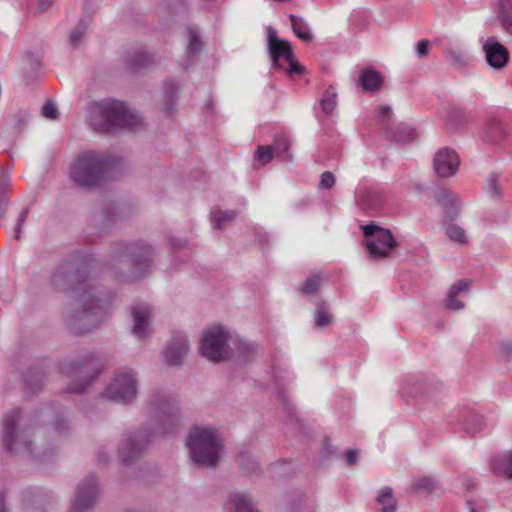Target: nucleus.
Instances as JSON below:
<instances>
[{
  "mask_svg": "<svg viewBox=\"0 0 512 512\" xmlns=\"http://www.w3.org/2000/svg\"><path fill=\"white\" fill-rule=\"evenodd\" d=\"M28 426L22 422V411L14 408L5 413L2 420V445L10 454L28 453L42 459L44 454L35 451L27 439Z\"/></svg>",
  "mask_w": 512,
  "mask_h": 512,
  "instance_id": "7",
  "label": "nucleus"
},
{
  "mask_svg": "<svg viewBox=\"0 0 512 512\" xmlns=\"http://www.w3.org/2000/svg\"><path fill=\"white\" fill-rule=\"evenodd\" d=\"M335 184V176L332 172L326 171L321 174L319 187L323 189H331Z\"/></svg>",
  "mask_w": 512,
  "mask_h": 512,
  "instance_id": "53",
  "label": "nucleus"
},
{
  "mask_svg": "<svg viewBox=\"0 0 512 512\" xmlns=\"http://www.w3.org/2000/svg\"><path fill=\"white\" fill-rule=\"evenodd\" d=\"M99 497L98 479L94 475L86 476L76 486L70 512H91L95 508Z\"/></svg>",
  "mask_w": 512,
  "mask_h": 512,
  "instance_id": "12",
  "label": "nucleus"
},
{
  "mask_svg": "<svg viewBox=\"0 0 512 512\" xmlns=\"http://www.w3.org/2000/svg\"><path fill=\"white\" fill-rule=\"evenodd\" d=\"M137 394L138 378L132 369L118 372L102 392L105 399L123 405L134 403Z\"/></svg>",
  "mask_w": 512,
  "mask_h": 512,
  "instance_id": "9",
  "label": "nucleus"
},
{
  "mask_svg": "<svg viewBox=\"0 0 512 512\" xmlns=\"http://www.w3.org/2000/svg\"><path fill=\"white\" fill-rule=\"evenodd\" d=\"M389 135L395 142L406 144L415 137V131L408 125L400 123L389 129Z\"/></svg>",
  "mask_w": 512,
  "mask_h": 512,
  "instance_id": "28",
  "label": "nucleus"
},
{
  "mask_svg": "<svg viewBox=\"0 0 512 512\" xmlns=\"http://www.w3.org/2000/svg\"><path fill=\"white\" fill-rule=\"evenodd\" d=\"M315 304V313H314V323L318 328H325L330 326L334 322V316L328 310L327 303L324 300L316 299L314 301Z\"/></svg>",
  "mask_w": 512,
  "mask_h": 512,
  "instance_id": "25",
  "label": "nucleus"
},
{
  "mask_svg": "<svg viewBox=\"0 0 512 512\" xmlns=\"http://www.w3.org/2000/svg\"><path fill=\"white\" fill-rule=\"evenodd\" d=\"M156 62V56L152 53L145 51L135 52L127 58L128 66L134 71L149 68L156 64Z\"/></svg>",
  "mask_w": 512,
  "mask_h": 512,
  "instance_id": "24",
  "label": "nucleus"
},
{
  "mask_svg": "<svg viewBox=\"0 0 512 512\" xmlns=\"http://www.w3.org/2000/svg\"><path fill=\"white\" fill-rule=\"evenodd\" d=\"M51 427L56 436H64L70 431L69 421L64 410L57 411L51 422Z\"/></svg>",
  "mask_w": 512,
  "mask_h": 512,
  "instance_id": "35",
  "label": "nucleus"
},
{
  "mask_svg": "<svg viewBox=\"0 0 512 512\" xmlns=\"http://www.w3.org/2000/svg\"><path fill=\"white\" fill-rule=\"evenodd\" d=\"M280 397H281V401L283 403V408L285 409L288 417L291 419V421H293V420L297 421L294 407L289 403L288 399L282 392L280 393Z\"/></svg>",
  "mask_w": 512,
  "mask_h": 512,
  "instance_id": "56",
  "label": "nucleus"
},
{
  "mask_svg": "<svg viewBox=\"0 0 512 512\" xmlns=\"http://www.w3.org/2000/svg\"><path fill=\"white\" fill-rule=\"evenodd\" d=\"M384 202L383 193L374 188H366L357 196V204L364 211L377 212L383 207Z\"/></svg>",
  "mask_w": 512,
  "mask_h": 512,
  "instance_id": "18",
  "label": "nucleus"
},
{
  "mask_svg": "<svg viewBox=\"0 0 512 512\" xmlns=\"http://www.w3.org/2000/svg\"><path fill=\"white\" fill-rule=\"evenodd\" d=\"M337 93L334 87L329 86L323 94L320 105L324 113L331 114L336 106Z\"/></svg>",
  "mask_w": 512,
  "mask_h": 512,
  "instance_id": "42",
  "label": "nucleus"
},
{
  "mask_svg": "<svg viewBox=\"0 0 512 512\" xmlns=\"http://www.w3.org/2000/svg\"><path fill=\"white\" fill-rule=\"evenodd\" d=\"M203 47V43L199 37L198 32L190 28L188 30V45H187V53L189 57L195 58L199 55Z\"/></svg>",
  "mask_w": 512,
  "mask_h": 512,
  "instance_id": "39",
  "label": "nucleus"
},
{
  "mask_svg": "<svg viewBox=\"0 0 512 512\" xmlns=\"http://www.w3.org/2000/svg\"><path fill=\"white\" fill-rule=\"evenodd\" d=\"M98 267L92 254L79 251L66 258L52 275L57 290L77 292L66 316V323L74 333H87L98 328L107 315L111 295L104 288L88 282Z\"/></svg>",
  "mask_w": 512,
  "mask_h": 512,
  "instance_id": "1",
  "label": "nucleus"
},
{
  "mask_svg": "<svg viewBox=\"0 0 512 512\" xmlns=\"http://www.w3.org/2000/svg\"><path fill=\"white\" fill-rule=\"evenodd\" d=\"M377 502L381 505L382 512H395L397 508L393 490L390 487H383L377 496Z\"/></svg>",
  "mask_w": 512,
  "mask_h": 512,
  "instance_id": "33",
  "label": "nucleus"
},
{
  "mask_svg": "<svg viewBox=\"0 0 512 512\" xmlns=\"http://www.w3.org/2000/svg\"><path fill=\"white\" fill-rule=\"evenodd\" d=\"M444 209H445L446 217L450 221H454L457 218V216L459 215V205L457 204L456 200L454 202H452V204H450L449 206L444 207Z\"/></svg>",
  "mask_w": 512,
  "mask_h": 512,
  "instance_id": "55",
  "label": "nucleus"
},
{
  "mask_svg": "<svg viewBox=\"0 0 512 512\" xmlns=\"http://www.w3.org/2000/svg\"><path fill=\"white\" fill-rule=\"evenodd\" d=\"M460 164V158L454 149L450 147L440 148L433 159V168L439 178L454 176Z\"/></svg>",
  "mask_w": 512,
  "mask_h": 512,
  "instance_id": "13",
  "label": "nucleus"
},
{
  "mask_svg": "<svg viewBox=\"0 0 512 512\" xmlns=\"http://www.w3.org/2000/svg\"><path fill=\"white\" fill-rule=\"evenodd\" d=\"M500 353L502 356H504L507 360L512 359V343L508 340H504L500 342Z\"/></svg>",
  "mask_w": 512,
  "mask_h": 512,
  "instance_id": "57",
  "label": "nucleus"
},
{
  "mask_svg": "<svg viewBox=\"0 0 512 512\" xmlns=\"http://www.w3.org/2000/svg\"><path fill=\"white\" fill-rule=\"evenodd\" d=\"M237 460L244 473L251 475L258 472L259 464L251 453L241 452L239 453Z\"/></svg>",
  "mask_w": 512,
  "mask_h": 512,
  "instance_id": "36",
  "label": "nucleus"
},
{
  "mask_svg": "<svg viewBox=\"0 0 512 512\" xmlns=\"http://www.w3.org/2000/svg\"><path fill=\"white\" fill-rule=\"evenodd\" d=\"M288 63H289V68H288V74L289 75H293V74H302L305 70V67L299 63H297L295 60H294V57L291 58V60H287Z\"/></svg>",
  "mask_w": 512,
  "mask_h": 512,
  "instance_id": "58",
  "label": "nucleus"
},
{
  "mask_svg": "<svg viewBox=\"0 0 512 512\" xmlns=\"http://www.w3.org/2000/svg\"><path fill=\"white\" fill-rule=\"evenodd\" d=\"M466 506H467L469 512H480V510L482 509V508L477 509L476 503L472 500H467Z\"/></svg>",
  "mask_w": 512,
  "mask_h": 512,
  "instance_id": "64",
  "label": "nucleus"
},
{
  "mask_svg": "<svg viewBox=\"0 0 512 512\" xmlns=\"http://www.w3.org/2000/svg\"><path fill=\"white\" fill-rule=\"evenodd\" d=\"M11 184V178L9 173L0 171V198H6V192Z\"/></svg>",
  "mask_w": 512,
  "mask_h": 512,
  "instance_id": "52",
  "label": "nucleus"
},
{
  "mask_svg": "<svg viewBox=\"0 0 512 512\" xmlns=\"http://www.w3.org/2000/svg\"><path fill=\"white\" fill-rule=\"evenodd\" d=\"M52 3V0H39L38 9L43 12L47 10Z\"/></svg>",
  "mask_w": 512,
  "mask_h": 512,
  "instance_id": "63",
  "label": "nucleus"
},
{
  "mask_svg": "<svg viewBox=\"0 0 512 512\" xmlns=\"http://www.w3.org/2000/svg\"><path fill=\"white\" fill-rule=\"evenodd\" d=\"M437 488V482L431 476L415 477L411 490L415 493L431 494Z\"/></svg>",
  "mask_w": 512,
  "mask_h": 512,
  "instance_id": "30",
  "label": "nucleus"
},
{
  "mask_svg": "<svg viewBox=\"0 0 512 512\" xmlns=\"http://www.w3.org/2000/svg\"><path fill=\"white\" fill-rule=\"evenodd\" d=\"M496 16L502 30L512 35V0H498Z\"/></svg>",
  "mask_w": 512,
  "mask_h": 512,
  "instance_id": "22",
  "label": "nucleus"
},
{
  "mask_svg": "<svg viewBox=\"0 0 512 512\" xmlns=\"http://www.w3.org/2000/svg\"><path fill=\"white\" fill-rule=\"evenodd\" d=\"M486 61L494 69H502L509 61L508 49L499 43L496 37L492 36L487 39L483 46Z\"/></svg>",
  "mask_w": 512,
  "mask_h": 512,
  "instance_id": "16",
  "label": "nucleus"
},
{
  "mask_svg": "<svg viewBox=\"0 0 512 512\" xmlns=\"http://www.w3.org/2000/svg\"><path fill=\"white\" fill-rule=\"evenodd\" d=\"M506 137V130L498 119H490L483 126L480 138L488 145H498Z\"/></svg>",
  "mask_w": 512,
  "mask_h": 512,
  "instance_id": "19",
  "label": "nucleus"
},
{
  "mask_svg": "<svg viewBox=\"0 0 512 512\" xmlns=\"http://www.w3.org/2000/svg\"><path fill=\"white\" fill-rule=\"evenodd\" d=\"M268 49L272 59V65L276 69L282 67L280 59L291 60L294 57L293 49L290 43L286 40L277 37L276 30L271 27L268 28L267 34Z\"/></svg>",
  "mask_w": 512,
  "mask_h": 512,
  "instance_id": "15",
  "label": "nucleus"
},
{
  "mask_svg": "<svg viewBox=\"0 0 512 512\" xmlns=\"http://www.w3.org/2000/svg\"><path fill=\"white\" fill-rule=\"evenodd\" d=\"M446 235L457 243L464 244L467 242L465 230L456 224L450 223L446 226Z\"/></svg>",
  "mask_w": 512,
  "mask_h": 512,
  "instance_id": "45",
  "label": "nucleus"
},
{
  "mask_svg": "<svg viewBox=\"0 0 512 512\" xmlns=\"http://www.w3.org/2000/svg\"><path fill=\"white\" fill-rule=\"evenodd\" d=\"M230 500L234 505L233 512H256L246 495L242 493H232Z\"/></svg>",
  "mask_w": 512,
  "mask_h": 512,
  "instance_id": "41",
  "label": "nucleus"
},
{
  "mask_svg": "<svg viewBox=\"0 0 512 512\" xmlns=\"http://www.w3.org/2000/svg\"><path fill=\"white\" fill-rule=\"evenodd\" d=\"M229 334L221 327H214L207 330L201 339V354L214 362L227 360L232 355L228 345Z\"/></svg>",
  "mask_w": 512,
  "mask_h": 512,
  "instance_id": "10",
  "label": "nucleus"
},
{
  "mask_svg": "<svg viewBox=\"0 0 512 512\" xmlns=\"http://www.w3.org/2000/svg\"><path fill=\"white\" fill-rule=\"evenodd\" d=\"M468 288V283L462 280H459L455 284H453L448 291L446 306L452 310H461L464 307V304L463 302L457 299V296L461 292L467 291Z\"/></svg>",
  "mask_w": 512,
  "mask_h": 512,
  "instance_id": "27",
  "label": "nucleus"
},
{
  "mask_svg": "<svg viewBox=\"0 0 512 512\" xmlns=\"http://www.w3.org/2000/svg\"><path fill=\"white\" fill-rule=\"evenodd\" d=\"M392 111L390 106H382L379 109V116L383 119L389 118Z\"/></svg>",
  "mask_w": 512,
  "mask_h": 512,
  "instance_id": "62",
  "label": "nucleus"
},
{
  "mask_svg": "<svg viewBox=\"0 0 512 512\" xmlns=\"http://www.w3.org/2000/svg\"><path fill=\"white\" fill-rule=\"evenodd\" d=\"M178 91L179 86L174 80L169 79L164 82L165 111L168 116L175 111Z\"/></svg>",
  "mask_w": 512,
  "mask_h": 512,
  "instance_id": "26",
  "label": "nucleus"
},
{
  "mask_svg": "<svg viewBox=\"0 0 512 512\" xmlns=\"http://www.w3.org/2000/svg\"><path fill=\"white\" fill-rule=\"evenodd\" d=\"M46 500V495L41 491H33L29 493L25 497V504L26 505H37V509L44 507V502Z\"/></svg>",
  "mask_w": 512,
  "mask_h": 512,
  "instance_id": "47",
  "label": "nucleus"
},
{
  "mask_svg": "<svg viewBox=\"0 0 512 512\" xmlns=\"http://www.w3.org/2000/svg\"><path fill=\"white\" fill-rule=\"evenodd\" d=\"M491 470L497 476L512 479V451L505 452L502 456L495 457L491 462Z\"/></svg>",
  "mask_w": 512,
  "mask_h": 512,
  "instance_id": "23",
  "label": "nucleus"
},
{
  "mask_svg": "<svg viewBox=\"0 0 512 512\" xmlns=\"http://www.w3.org/2000/svg\"><path fill=\"white\" fill-rule=\"evenodd\" d=\"M29 209H30V205H27L22 211L21 213L19 214L18 216V220H17V223H16V226H15V239L16 240H20L21 239V229H22V225L23 223L26 221V218L28 216V213H29Z\"/></svg>",
  "mask_w": 512,
  "mask_h": 512,
  "instance_id": "49",
  "label": "nucleus"
},
{
  "mask_svg": "<svg viewBox=\"0 0 512 512\" xmlns=\"http://www.w3.org/2000/svg\"><path fill=\"white\" fill-rule=\"evenodd\" d=\"M132 332L138 339H145L152 333V312L149 305L137 303L131 307Z\"/></svg>",
  "mask_w": 512,
  "mask_h": 512,
  "instance_id": "14",
  "label": "nucleus"
},
{
  "mask_svg": "<svg viewBox=\"0 0 512 512\" xmlns=\"http://www.w3.org/2000/svg\"><path fill=\"white\" fill-rule=\"evenodd\" d=\"M90 20L86 18H82L78 21L77 25L70 33V44L73 48H77L80 46L84 34L88 28Z\"/></svg>",
  "mask_w": 512,
  "mask_h": 512,
  "instance_id": "37",
  "label": "nucleus"
},
{
  "mask_svg": "<svg viewBox=\"0 0 512 512\" xmlns=\"http://www.w3.org/2000/svg\"><path fill=\"white\" fill-rule=\"evenodd\" d=\"M189 350L187 338L180 332L175 333L165 347L164 357L169 365H180Z\"/></svg>",
  "mask_w": 512,
  "mask_h": 512,
  "instance_id": "17",
  "label": "nucleus"
},
{
  "mask_svg": "<svg viewBox=\"0 0 512 512\" xmlns=\"http://www.w3.org/2000/svg\"><path fill=\"white\" fill-rule=\"evenodd\" d=\"M273 148L274 154L281 156L283 159H289L290 155L288 153L290 148V141L284 135H276L274 139V144L271 145Z\"/></svg>",
  "mask_w": 512,
  "mask_h": 512,
  "instance_id": "44",
  "label": "nucleus"
},
{
  "mask_svg": "<svg viewBox=\"0 0 512 512\" xmlns=\"http://www.w3.org/2000/svg\"><path fill=\"white\" fill-rule=\"evenodd\" d=\"M154 256V248L143 240L121 241L115 244L108 265L119 276L137 280L151 269Z\"/></svg>",
  "mask_w": 512,
  "mask_h": 512,
  "instance_id": "3",
  "label": "nucleus"
},
{
  "mask_svg": "<svg viewBox=\"0 0 512 512\" xmlns=\"http://www.w3.org/2000/svg\"><path fill=\"white\" fill-rule=\"evenodd\" d=\"M239 359L242 362L251 361L256 353L255 346L251 343L240 341L238 344Z\"/></svg>",
  "mask_w": 512,
  "mask_h": 512,
  "instance_id": "46",
  "label": "nucleus"
},
{
  "mask_svg": "<svg viewBox=\"0 0 512 512\" xmlns=\"http://www.w3.org/2000/svg\"><path fill=\"white\" fill-rule=\"evenodd\" d=\"M430 42L426 39L420 40L416 45V54L418 58H423L428 55L430 51Z\"/></svg>",
  "mask_w": 512,
  "mask_h": 512,
  "instance_id": "54",
  "label": "nucleus"
},
{
  "mask_svg": "<svg viewBox=\"0 0 512 512\" xmlns=\"http://www.w3.org/2000/svg\"><path fill=\"white\" fill-rule=\"evenodd\" d=\"M383 82V75L373 67H366L360 71L358 85L366 92L381 90Z\"/></svg>",
  "mask_w": 512,
  "mask_h": 512,
  "instance_id": "20",
  "label": "nucleus"
},
{
  "mask_svg": "<svg viewBox=\"0 0 512 512\" xmlns=\"http://www.w3.org/2000/svg\"><path fill=\"white\" fill-rule=\"evenodd\" d=\"M111 166L112 159L106 153L87 150L73 160L69 177L74 186L90 191L106 181Z\"/></svg>",
  "mask_w": 512,
  "mask_h": 512,
  "instance_id": "4",
  "label": "nucleus"
},
{
  "mask_svg": "<svg viewBox=\"0 0 512 512\" xmlns=\"http://www.w3.org/2000/svg\"><path fill=\"white\" fill-rule=\"evenodd\" d=\"M103 367L102 360L93 353H89L76 361L63 363L62 371L74 378L68 386V391L75 394L83 393L101 373Z\"/></svg>",
  "mask_w": 512,
  "mask_h": 512,
  "instance_id": "8",
  "label": "nucleus"
},
{
  "mask_svg": "<svg viewBox=\"0 0 512 512\" xmlns=\"http://www.w3.org/2000/svg\"><path fill=\"white\" fill-rule=\"evenodd\" d=\"M42 115L47 119H56L59 115L57 106L53 102H47L42 108Z\"/></svg>",
  "mask_w": 512,
  "mask_h": 512,
  "instance_id": "50",
  "label": "nucleus"
},
{
  "mask_svg": "<svg viewBox=\"0 0 512 512\" xmlns=\"http://www.w3.org/2000/svg\"><path fill=\"white\" fill-rule=\"evenodd\" d=\"M43 378L38 372H29L24 377L25 389L33 394L42 389Z\"/></svg>",
  "mask_w": 512,
  "mask_h": 512,
  "instance_id": "43",
  "label": "nucleus"
},
{
  "mask_svg": "<svg viewBox=\"0 0 512 512\" xmlns=\"http://www.w3.org/2000/svg\"><path fill=\"white\" fill-rule=\"evenodd\" d=\"M321 286L320 273L311 274L299 287V291L306 295H314Z\"/></svg>",
  "mask_w": 512,
  "mask_h": 512,
  "instance_id": "40",
  "label": "nucleus"
},
{
  "mask_svg": "<svg viewBox=\"0 0 512 512\" xmlns=\"http://www.w3.org/2000/svg\"><path fill=\"white\" fill-rule=\"evenodd\" d=\"M461 423H462L463 429L467 433L473 435L482 430L483 425H484V420H483L482 416L475 414V413L468 412L461 417Z\"/></svg>",
  "mask_w": 512,
  "mask_h": 512,
  "instance_id": "29",
  "label": "nucleus"
},
{
  "mask_svg": "<svg viewBox=\"0 0 512 512\" xmlns=\"http://www.w3.org/2000/svg\"><path fill=\"white\" fill-rule=\"evenodd\" d=\"M402 389L405 394L410 395L419 404L422 403L421 399L429 400L433 398L432 387L424 380H407Z\"/></svg>",
  "mask_w": 512,
  "mask_h": 512,
  "instance_id": "21",
  "label": "nucleus"
},
{
  "mask_svg": "<svg viewBox=\"0 0 512 512\" xmlns=\"http://www.w3.org/2000/svg\"><path fill=\"white\" fill-rule=\"evenodd\" d=\"M273 148L271 146H258L255 158L262 162V164L269 163L273 158Z\"/></svg>",
  "mask_w": 512,
  "mask_h": 512,
  "instance_id": "48",
  "label": "nucleus"
},
{
  "mask_svg": "<svg viewBox=\"0 0 512 512\" xmlns=\"http://www.w3.org/2000/svg\"><path fill=\"white\" fill-rule=\"evenodd\" d=\"M30 120V114L27 112H19L16 114L8 124L10 133L13 136H17L28 124Z\"/></svg>",
  "mask_w": 512,
  "mask_h": 512,
  "instance_id": "38",
  "label": "nucleus"
},
{
  "mask_svg": "<svg viewBox=\"0 0 512 512\" xmlns=\"http://www.w3.org/2000/svg\"><path fill=\"white\" fill-rule=\"evenodd\" d=\"M436 199L438 203L441 204L443 207L449 206L450 204H452V202L456 200L451 193L444 189H441L437 192Z\"/></svg>",
  "mask_w": 512,
  "mask_h": 512,
  "instance_id": "51",
  "label": "nucleus"
},
{
  "mask_svg": "<svg viewBox=\"0 0 512 512\" xmlns=\"http://www.w3.org/2000/svg\"><path fill=\"white\" fill-rule=\"evenodd\" d=\"M147 404L151 428L143 426L130 431L119 444V458L125 464H131L142 456L153 434L173 433L178 425L179 407L173 396L157 390L149 395Z\"/></svg>",
  "mask_w": 512,
  "mask_h": 512,
  "instance_id": "2",
  "label": "nucleus"
},
{
  "mask_svg": "<svg viewBox=\"0 0 512 512\" xmlns=\"http://www.w3.org/2000/svg\"><path fill=\"white\" fill-rule=\"evenodd\" d=\"M191 459L199 466L213 468L218 465L223 447L221 437L211 427H194L186 439Z\"/></svg>",
  "mask_w": 512,
  "mask_h": 512,
  "instance_id": "6",
  "label": "nucleus"
},
{
  "mask_svg": "<svg viewBox=\"0 0 512 512\" xmlns=\"http://www.w3.org/2000/svg\"><path fill=\"white\" fill-rule=\"evenodd\" d=\"M446 60L451 66L460 70L467 66L469 57L463 50L449 48L446 53Z\"/></svg>",
  "mask_w": 512,
  "mask_h": 512,
  "instance_id": "34",
  "label": "nucleus"
},
{
  "mask_svg": "<svg viewBox=\"0 0 512 512\" xmlns=\"http://www.w3.org/2000/svg\"><path fill=\"white\" fill-rule=\"evenodd\" d=\"M358 454H359L358 450H355V449L348 450L345 455L347 464L348 465L355 464L358 459Z\"/></svg>",
  "mask_w": 512,
  "mask_h": 512,
  "instance_id": "61",
  "label": "nucleus"
},
{
  "mask_svg": "<svg viewBox=\"0 0 512 512\" xmlns=\"http://www.w3.org/2000/svg\"><path fill=\"white\" fill-rule=\"evenodd\" d=\"M170 245L176 249V250H180V249H183L186 247L187 245V241L183 238H178V237H171L170 238Z\"/></svg>",
  "mask_w": 512,
  "mask_h": 512,
  "instance_id": "60",
  "label": "nucleus"
},
{
  "mask_svg": "<svg viewBox=\"0 0 512 512\" xmlns=\"http://www.w3.org/2000/svg\"><path fill=\"white\" fill-rule=\"evenodd\" d=\"M366 238V248L370 257L383 259L390 256L393 248L398 246L392 232L389 229L379 227L375 224H368L362 227Z\"/></svg>",
  "mask_w": 512,
  "mask_h": 512,
  "instance_id": "11",
  "label": "nucleus"
},
{
  "mask_svg": "<svg viewBox=\"0 0 512 512\" xmlns=\"http://www.w3.org/2000/svg\"><path fill=\"white\" fill-rule=\"evenodd\" d=\"M497 181H498V175L495 172L491 173L488 178V183L493 192V195H495V196L500 195V190L497 186Z\"/></svg>",
  "mask_w": 512,
  "mask_h": 512,
  "instance_id": "59",
  "label": "nucleus"
},
{
  "mask_svg": "<svg viewBox=\"0 0 512 512\" xmlns=\"http://www.w3.org/2000/svg\"><path fill=\"white\" fill-rule=\"evenodd\" d=\"M290 22L294 34L304 42H308L312 39L308 24L301 18L295 15H290Z\"/></svg>",
  "mask_w": 512,
  "mask_h": 512,
  "instance_id": "32",
  "label": "nucleus"
},
{
  "mask_svg": "<svg viewBox=\"0 0 512 512\" xmlns=\"http://www.w3.org/2000/svg\"><path fill=\"white\" fill-rule=\"evenodd\" d=\"M236 217L234 210L223 211L220 209L212 210L210 213V219L213 228L223 229L227 223L232 222Z\"/></svg>",
  "mask_w": 512,
  "mask_h": 512,
  "instance_id": "31",
  "label": "nucleus"
},
{
  "mask_svg": "<svg viewBox=\"0 0 512 512\" xmlns=\"http://www.w3.org/2000/svg\"><path fill=\"white\" fill-rule=\"evenodd\" d=\"M89 124L94 130L107 133L118 129H136L141 118L121 101L111 100L96 103L89 112Z\"/></svg>",
  "mask_w": 512,
  "mask_h": 512,
  "instance_id": "5",
  "label": "nucleus"
}]
</instances>
